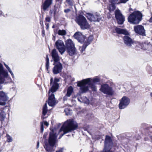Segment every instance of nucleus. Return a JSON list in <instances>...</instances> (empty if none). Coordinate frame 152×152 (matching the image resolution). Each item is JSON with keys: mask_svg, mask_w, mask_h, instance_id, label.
I'll use <instances>...</instances> for the list:
<instances>
[{"mask_svg": "<svg viewBox=\"0 0 152 152\" xmlns=\"http://www.w3.org/2000/svg\"><path fill=\"white\" fill-rule=\"evenodd\" d=\"M56 128L54 127L53 128H50L51 132H50L49 137L48 140V142L46 137L48 134L47 132L44 133L43 138L45 140L44 143L45 146L44 148L45 150L48 152H52L53 147L55 145L57 141V135L56 133L54 132L56 129Z\"/></svg>", "mask_w": 152, "mask_h": 152, "instance_id": "1", "label": "nucleus"}, {"mask_svg": "<svg viewBox=\"0 0 152 152\" xmlns=\"http://www.w3.org/2000/svg\"><path fill=\"white\" fill-rule=\"evenodd\" d=\"M78 127V124L76 121L73 119L67 120L61 127L59 132H63L61 134L58 139H60L62 137L67 133L71 132L76 129Z\"/></svg>", "mask_w": 152, "mask_h": 152, "instance_id": "2", "label": "nucleus"}, {"mask_svg": "<svg viewBox=\"0 0 152 152\" xmlns=\"http://www.w3.org/2000/svg\"><path fill=\"white\" fill-rule=\"evenodd\" d=\"M115 30L117 34L125 35L123 37V40L124 44L126 46L131 47L132 45L134 44V41L128 36L129 33L126 30L116 27Z\"/></svg>", "mask_w": 152, "mask_h": 152, "instance_id": "3", "label": "nucleus"}, {"mask_svg": "<svg viewBox=\"0 0 152 152\" xmlns=\"http://www.w3.org/2000/svg\"><path fill=\"white\" fill-rule=\"evenodd\" d=\"M143 15L141 12L137 10L131 14L128 18L129 22L131 24H138L142 20Z\"/></svg>", "mask_w": 152, "mask_h": 152, "instance_id": "4", "label": "nucleus"}, {"mask_svg": "<svg viewBox=\"0 0 152 152\" xmlns=\"http://www.w3.org/2000/svg\"><path fill=\"white\" fill-rule=\"evenodd\" d=\"M75 21L82 30L88 29L90 27L86 18L83 15H79L77 16Z\"/></svg>", "mask_w": 152, "mask_h": 152, "instance_id": "5", "label": "nucleus"}, {"mask_svg": "<svg viewBox=\"0 0 152 152\" xmlns=\"http://www.w3.org/2000/svg\"><path fill=\"white\" fill-rule=\"evenodd\" d=\"M59 81V79L56 77H55L54 80L53 77H51L50 84L51 87L49 89L48 91L49 94L50 92H51L52 93H53L58 90L59 87V84L58 82Z\"/></svg>", "mask_w": 152, "mask_h": 152, "instance_id": "6", "label": "nucleus"}, {"mask_svg": "<svg viewBox=\"0 0 152 152\" xmlns=\"http://www.w3.org/2000/svg\"><path fill=\"white\" fill-rule=\"evenodd\" d=\"M86 80H87L86 81V84H88L89 88L90 87L93 91H96L97 89L95 85L97 83L100 82V79L96 77L93 79H92L91 78H86Z\"/></svg>", "mask_w": 152, "mask_h": 152, "instance_id": "7", "label": "nucleus"}, {"mask_svg": "<svg viewBox=\"0 0 152 152\" xmlns=\"http://www.w3.org/2000/svg\"><path fill=\"white\" fill-rule=\"evenodd\" d=\"M100 90L104 94L109 96H112L114 91L112 87L106 84H104L101 85Z\"/></svg>", "mask_w": 152, "mask_h": 152, "instance_id": "8", "label": "nucleus"}, {"mask_svg": "<svg viewBox=\"0 0 152 152\" xmlns=\"http://www.w3.org/2000/svg\"><path fill=\"white\" fill-rule=\"evenodd\" d=\"M86 79L77 82V86L80 87V91L81 93L86 92L89 90V86L88 84H86L87 80Z\"/></svg>", "mask_w": 152, "mask_h": 152, "instance_id": "9", "label": "nucleus"}, {"mask_svg": "<svg viewBox=\"0 0 152 152\" xmlns=\"http://www.w3.org/2000/svg\"><path fill=\"white\" fill-rule=\"evenodd\" d=\"M114 13L117 23L118 25L123 24L125 20V18L120 10L119 9L116 10Z\"/></svg>", "mask_w": 152, "mask_h": 152, "instance_id": "10", "label": "nucleus"}, {"mask_svg": "<svg viewBox=\"0 0 152 152\" xmlns=\"http://www.w3.org/2000/svg\"><path fill=\"white\" fill-rule=\"evenodd\" d=\"M130 99L126 96H123L120 100L118 104V107L120 109H123L126 108L129 104Z\"/></svg>", "mask_w": 152, "mask_h": 152, "instance_id": "11", "label": "nucleus"}, {"mask_svg": "<svg viewBox=\"0 0 152 152\" xmlns=\"http://www.w3.org/2000/svg\"><path fill=\"white\" fill-rule=\"evenodd\" d=\"M86 17L87 19L91 21L99 22L101 18V15L97 12L94 14L90 13H87Z\"/></svg>", "mask_w": 152, "mask_h": 152, "instance_id": "12", "label": "nucleus"}, {"mask_svg": "<svg viewBox=\"0 0 152 152\" xmlns=\"http://www.w3.org/2000/svg\"><path fill=\"white\" fill-rule=\"evenodd\" d=\"M135 33L140 35L145 36L146 35L145 31L144 26L142 25H137L134 26Z\"/></svg>", "mask_w": 152, "mask_h": 152, "instance_id": "13", "label": "nucleus"}, {"mask_svg": "<svg viewBox=\"0 0 152 152\" xmlns=\"http://www.w3.org/2000/svg\"><path fill=\"white\" fill-rule=\"evenodd\" d=\"M93 39V36L91 35H90L84 43L82 47H80L79 48V50L80 52L82 53L85 50L86 47L90 44Z\"/></svg>", "mask_w": 152, "mask_h": 152, "instance_id": "14", "label": "nucleus"}, {"mask_svg": "<svg viewBox=\"0 0 152 152\" xmlns=\"http://www.w3.org/2000/svg\"><path fill=\"white\" fill-rule=\"evenodd\" d=\"M54 66L53 67L52 71L54 75H56L61 72L63 69L62 64L60 62L53 64Z\"/></svg>", "mask_w": 152, "mask_h": 152, "instance_id": "15", "label": "nucleus"}, {"mask_svg": "<svg viewBox=\"0 0 152 152\" xmlns=\"http://www.w3.org/2000/svg\"><path fill=\"white\" fill-rule=\"evenodd\" d=\"M113 145V142L111 137L108 135H106L104 141V148L106 149H111Z\"/></svg>", "mask_w": 152, "mask_h": 152, "instance_id": "16", "label": "nucleus"}, {"mask_svg": "<svg viewBox=\"0 0 152 152\" xmlns=\"http://www.w3.org/2000/svg\"><path fill=\"white\" fill-rule=\"evenodd\" d=\"M58 101H56L55 95L53 93H51L49 95L48 101L47 102L48 105L51 107H54L58 103Z\"/></svg>", "mask_w": 152, "mask_h": 152, "instance_id": "17", "label": "nucleus"}, {"mask_svg": "<svg viewBox=\"0 0 152 152\" xmlns=\"http://www.w3.org/2000/svg\"><path fill=\"white\" fill-rule=\"evenodd\" d=\"M9 99L7 94L4 92L0 91V105L4 106Z\"/></svg>", "mask_w": 152, "mask_h": 152, "instance_id": "18", "label": "nucleus"}, {"mask_svg": "<svg viewBox=\"0 0 152 152\" xmlns=\"http://www.w3.org/2000/svg\"><path fill=\"white\" fill-rule=\"evenodd\" d=\"M51 56L53 61V63L59 62L60 60L59 56L58 55V53L56 49L52 50L51 53Z\"/></svg>", "mask_w": 152, "mask_h": 152, "instance_id": "19", "label": "nucleus"}, {"mask_svg": "<svg viewBox=\"0 0 152 152\" xmlns=\"http://www.w3.org/2000/svg\"><path fill=\"white\" fill-rule=\"evenodd\" d=\"M53 0H45L43 4L41 6V8L44 11H45L46 10L48 11L47 10L48 8L52 4Z\"/></svg>", "mask_w": 152, "mask_h": 152, "instance_id": "20", "label": "nucleus"}, {"mask_svg": "<svg viewBox=\"0 0 152 152\" xmlns=\"http://www.w3.org/2000/svg\"><path fill=\"white\" fill-rule=\"evenodd\" d=\"M144 131L145 135L152 139V126L146 127L144 129Z\"/></svg>", "mask_w": 152, "mask_h": 152, "instance_id": "21", "label": "nucleus"}, {"mask_svg": "<svg viewBox=\"0 0 152 152\" xmlns=\"http://www.w3.org/2000/svg\"><path fill=\"white\" fill-rule=\"evenodd\" d=\"M67 53L70 56L74 55L76 53V48L75 46L66 48Z\"/></svg>", "mask_w": 152, "mask_h": 152, "instance_id": "22", "label": "nucleus"}, {"mask_svg": "<svg viewBox=\"0 0 152 152\" xmlns=\"http://www.w3.org/2000/svg\"><path fill=\"white\" fill-rule=\"evenodd\" d=\"M66 48L75 46V44L71 39H68L65 41Z\"/></svg>", "mask_w": 152, "mask_h": 152, "instance_id": "23", "label": "nucleus"}, {"mask_svg": "<svg viewBox=\"0 0 152 152\" xmlns=\"http://www.w3.org/2000/svg\"><path fill=\"white\" fill-rule=\"evenodd\" d=\"M55 45L57 49L61 47L65 46V45L63 41L60 39L56 41L55 43Z\"/></svg>", "mask_w": 152, "mask_h": 152, "instance_id": "24", "label": "nucleus"}, {"mask_svg": "<svg viewBox=\"0 0 152 152\" xmlns=\"http://www.w3.org/2000/svg\"><path fill=\"white\" fill-rule=\"evenodd\" d=\"M47 102V101H46V103L43 105L42 108V114L44 115H46L48 111L47 106V103H46Z\"/></svg>", "mask_w": 152, "mask_h": 152, "instance_id": "25", "label": "nucleus"}, {"mask_svg": "<svg viewBox=\"0 0 152 152\" xmlns=\"http://www.w3.org/2000/svg\"><path fill=\"white\" fill-rule=\"evenodd\" d=\"M73 91V88L72 86H69L68 88L66 95L68 97H69Z\"/></svg>", "mask_w": 152, "mask_h": 152, "instance_id": "26", "label": "nucleus"}, {"mask_svg": "<svg viewBox=\"0 0 152 152\" xmlns=\"http://www.w3.org/2000/svg\"><path fill=\"white\" fill-rule=\"evenodd\" d=\"M49 66V59L48 56V55H46V63H45V67L46 70L48 71V72L49 73L48 70Z\"/></svg>", "mask_w": 152, "mask_h": 152, "instance_id": "27", "label": "nucleus"}, {"mask_svg": "<svg viewBox=\"0 0 152 152\" xmlns=\"http://www.w3.org/2000/svg\"><path fill=\"white\" fill-rule=\"evenodd\" d=\"M115 8L116 6L114 4L110 3L109 4V6L108 7V9L110 12L113 11L115 10Z\"/></svg>", "mask_w": 152, "mask_h": 152, "instance_id": "28", "label": "nucleus"}, {"mask_svg": "<svg viewBox=\"0 0 152 152\" xmlns=\"http://www.w3.org/2000/svg\"><path fill=\"white\" fill-rule=\"evenodd\" d=\"M86 39V36L83 35L82 34L81 35L80 37L77 40L78 42L81 43H84L85 39Z\"/></svg>", "mask_w": 152, "mask_h": 152, "instance_id": "29", "label": "nucleus"}, {"mask_svg": "<svg viewBox=\"0 0 152 152\" xmlns=\"http://www.w3.org/2000/svg\"><path fill=\"white\" fill-rule=\"evenodd\" d=\"M6 118V114L4 111H1L0 113V120L1 122L4 121Z\"/></svg>", "mask_w": 152, "mask_h": 152, "instance_id": "30", "label": "nucleus"}, {"mask_svg": "<svg viewBox=\"0 0 152 152\" xmlns=\"http://www.w3.org/2000/svg\"><path fill=\"white\" fill-rule=\"evenodd\" d=\"M57 33L59 35L64 36L66 35V32L65 30L59 29Z\"/></svg>", "mask_w": 152, "mask_h": 152, "instance_id": "31", "label": "nucleus"}, {"mask_svg": "<svg viewBox=\"0 0 152 152\" xmlns=\"http://www.w3.org/2000/svg\"><path fill=\"white\" fill-rule=\"evenodd\" d=\"M57 49L58 50L59 52L61 55L63 54L66 51V50L65 46H63L59 48H57Z\"/></svg>", "mask_w": 152, "mask_h": 152, "instance_id": "32", "label": "nucleus"}, {"mask_svg": "<svg viewBox=\"0 0 152 152\" xmlns=\"http://www.w3.org/2000/svg\"><path fill=\"white\" fill-rule=\"evenodd\" d=\"M81 34L82 33H81L79 32H77L74 34L73 37L75 39H77V40Z\"/></svg>", "mask_w": 152, "mask_h": 152, "instance_id": "33", "label": "nucleus"}, {"mask_svg": "<svg viewBox=\"0 0 152 152\" xmlns=\"http://www.w3.org/2000/svg\"><path fill=\"white\" fill-rule=\"evenodd\" d=\"M7 141L8 142H11L12 141V137L8 134H7Z\"/></svg>", "mask_w": 152, "mask_h": 152, "instance_id": "34", "label": "nucleus"}, {"mask_svg": "<svg viewBox=\"0 0 152 152\" xmlns=\"http://www.w3.org/2000/svg\"><path fill=\"white\" fill-rule=\"evenodd\" d=\"M118 0H110L109 1V2L111 4H116L120 3H118Z\"/></svg>", "mask_w": 152, "mask_h": 152, "instance_id": "35", "label": "nucleus"}, {"mask_svg": "<svg viewBox=\"0 0 152 152\" xmlns=\"http://www.w3.org/2000/svg\"><path fill=\"white\" fill-rule=\"evenodd\" d=\"M53 12L54 16L55 15L56 13V8L55 7H54V8L53 11H52L51 10H50V11L49 13L50 15H51L53 13Z\"/></svg>", "mask_w": 152, "mask_h": 152, "instance_id": "36", "label": "nucleus"}, {"mask_svg": "<svg viewBox=\"0 0 152 152\" xmlns=\"http://www.w3.org/2000/svg\"><path fill=\"white\" fill-rule=\"evenodd\" d=\"M102 152H115L111 150V149H106L105 148H104Z\"/></svg>", "mask_w": 152, "mask_h": 152, "instance_id": "37", "label": "nucleus"}, {"mask_svg": "<svg viewBox=\"0 0 152 152\" xmlns=\"http://www.w3.org/2000/svg\"><path fill=\"white\" fill-rule=\"evenodd\" d=\"M64 112L65 113L66 115H70V111L68 109H66L64 110Z\"/></svg>", "mask_w": 152, "mask_h": 152, "instance_id": "38", "label": "nucleus"}, {"mask_svg": "<svg viewBox=\"0 0 152 152\" xmlns=\"http://www.w3.org/2000/svg\"><path fill=\"white\" fill-rule=\"evenodd\" d=\"M44 131L43 123L41 122L40 123V132L42 133Z\"/></svg>", "mask_w": 152, "mask_h": 152, "instance_id": "39", "label": "nucleus"}, {"mask_svg": "<svg viewBox=\"0 0 152 152\" xmlns=\"http://www.w3.org/2000/svg\"><path fill=\"white\" fill-rule=\"evenodd\" d=\"M45 20L47 22H49L51 21V19L49 17H47L45 18Z\"/></svg>", "mask_w": 152, "mask_h": 152, "instance_id": "40", "label": "nucleus"}, {"mask_svg": "<svg viewBox=\"0 0 152 152\" xmlns=\"http://www.w3.org/2000/svg\"><path fill=\"white\" fill-rule=\"evenodd\" d=\"M42 122L43 123V124H44L45 125L47 126H48L49 125L48 123V122L46 121H43V122Z\"/></svg>", "mask_w": 152, "mask_h": 152, "instance_id": "41", "label": "nucleus"}, {"mask_svg": "<svg viewBox=\"0 0 152 152\" xmlns=\"http://www.w3.org/2000/svg\"><path fill=\"white\" fill-rule=\"evenodd\" d=\"M129 0H120V3H126Z\"/></svg>", "mask_w": 152, "mask_h": 152, "instance_id": "42", "label": "nucleus"}, {"mask_svg": "<svg viewBox=\"0 0 152 152\" xmlns=\"http://www.w3.org/2000/svg\"><path fill=\"white\" fill-rule=\"evenodd\" d=\"M64 12L66 13H68L70 11V10L69 9H65L64 11Z\"/></svg>", "mask_w": 152, "mask_h": 152, "instance_id": "43", "label": "nucleus"}, {"mask_svg": "<svg viewBox=\"0 0 152 152\" xmlns=\"http://www.w3.org/2000/svg\"><path fill=\"white\" fill-rule=\"evenodd\" d=\"M89 126H87L86 127H83V129L85 131H87L88 128H89Z\"/></svg>", "mask_w": 152, "mask_h": 152, "instance_id": "44", "label": "nucleus"}, {"mask_svg": "<svg viewBox=\"0 0 152 152\" xmlns=\"http://www.w3.org/2000/svg\"><path fill=\"white\" fill-rule=\"evenodd\" d=\"M4 65L5 66V67H6V68L7 69L8 71L9 70H10V68L8 66V65H7L5 63H4Z\"/></svg>", "mask_w": 152, "mask_h": 152, "instance_id": "45", "label": "nucleus"}, {"mask_svg": "<svg viewBox=\"0 0 152 152\" xmlns=\"http://www.w3.org/2000/svg\"><path fill=\"white\" fill-rule=\"evenodd\" d=\"M67 3L71 6H72L73 5V3L71 0L68 2Z\"/></svg>", "mask_w": 152, "mask_h": 152, "instance_id": "46", "label": "nucleus"}, {"mask_svg": "<svg viewBox=\"0 0 152 152\" xmlns=\"http://www.w3.org/2000/svg\"><path fill=\"white\" fill-rule=\"evenodd\" d=\"M67 97H68V96H66V95L64 96L63 98V100L64 101H65L67 99Z\"/></svg>", "mask_w": 152, "mask_h": 152, "instance_id": "47", "label": "nucleus"}, {"mask_svg": "<svg viewBox=\"0 0 152 152\" xmlns=\"http://www.w3.org/2000/svg\"><path fill=\"white\" fill-rule=\"evenodd\" d=\"M63 148H61L59 150L56 151V152H63Z\"/></svg>", "mask_w": 152, "mask_h": 152, "instance_id": "48", "label": "nucleus"}, {"mask_svg": "<svg viewBox=\"0 0 152 152\" xmlns=\"http://www.w3.org/2000/svg\"><path fill=\"white\" fill-rule=\"evenodd\" d=\"M42 36L43 37H44V36H45V31L44 29L42 30Z\"/></svg>", "mask_w": 152, "mask_h": 152, "instance_id": "49", "label": "nucleus"}, {"mask_svg": "<svg viewBox=\"0 0 152 152\" xmlns=\"http://www.w3.org/2000/svg\"><path fill=\"white\" fill-rule=\"evenodd\" d=\"M45 115H43L42 114V115L41 116V119H42V120H44V119H46V118H47L46 117H45Z\"/></svg>", "mask_w": 152, "mask_h": 152, "instance_id": "50", "label": "nucleus"}, {"mask_svg": "<svg viewBox=\"0 0 152 152\" xmlns=\"http://www.w3.org/2000/svg\"><path fill=\"white\" fill-rule=\"evenodd\" d=\"M39 141L37 142V149L39 148Z\"/></svg>", "mask_w": 152, "mask_h": 152, "instance_id": "51", "label": "nucleus"}, {"mask_svg": "<svg viewBox=\"0 0 152 152\" xmlns=\"http://www.w3.org/2000/svg\"><path fill=\"white\" fill-rule=\"evenodd\" d=\"M148 21L150 23H152V15L151 17L150 18Z\"/></svg>", "mask_w": 152, "mask_h": 152, "instance_id": "52", "label": "nucleus"}, {"mask_svg": "<svg viewBox=\"0 0 152 152\" xmlns=\"http://www.w3.org/2000/svg\"><path fill=\"white\" fill-rule=\"evenodd\" d=\"M45 25L46 26V29H48L49 27V23H45Z\"/></svg>", "mask_w": 152, "mask_h": 152, "instance_id": "53", "label": "nucleus"}, {"mask_svg": "<svg viewBox=\"0 0 152 152\" xmlns=\"http://www.w3.org/2000/svg\"><path fill=\"white\" fill-rule=\"evenodd\" d=\"M8 71L10 73V74H11V75H13V73L12 72V71L11 70V69H10V70H9Z\"/></svg>", "mask_w": 152, "mask_h": 152, "instance_id": "54", "label": "nucleus"}, {"mask_svg": "<svg viewBox=\"0 0 152 152\" xmlns=\"http://www.w3.org/2000/svg\"><path fill=\"white\" fill-rule=\"evenodd\" d=\"M61 124H57V129L59 128L61 126Z\"/></svg>", "mask_w": 152, "mask_h": 152, "instance_id": "55", "label": "nucleus"}, {"mask_svg": "<svg viewBox=\"0 0 152 152\" xmlns=\"http://www.w3.org/2000/svg\"><path fill=\"white\" fill-rule=\"evenodd\" d=\"M40 25H41V26H42V25H43V22L42 21H40Z\"/></svg>", "mask_w": 152, "mask_h": 152, "instance_id": "56", "label": "nucleus"}, {"mask_svg": "<svg viewBox=\"0 0 152 152\" xmlns=\"http://www.w3.org/2000/svg\"><path fill=\"white\" fill-rule=\"evenodd\" d=\"M58 29H56L54 30L55 33H57V32H58Z\"/></svg>", "mask_w": 152, "mask_h": 152, "instance_id": "57", "label": "nucleus"}, {"mask_svg": "<svg viewBox=\"0 0 152 152\" xmlns=\"http://www.w3.org/2000/svg\"><path fill=\"white\" fill-rule=\"evenodd\" d=\"M56 2L58 1L60 2H61L63 0H56Z\"/></svg>", "mask_w": 152, "mask_h": 152, "instance_id": "58", "label": "nucleus"}, {"mask_svg": "<svg viewBox=\"0 0 152 152\" xmlns=\"http://www.w3.org/2000/svg\"><path fill=\"white\" fill-rule=\"evenodd\" d=\"M133 10V9H132V8H130L129 9V11L130 12H131V11H132Z\"/></svg>", "mask_w": 152, "mask_h": 152, "instance_id": "59", "label": "nucleus"}, {"mask_svg": "<svg viewBox=\"0 0 152 152\" xmlns=\"http://www.w3.org/2000/svg\"><path fill=\"white\" fill-rule=\"evenodd\" d=\"M3 12L1 11H0V15H2Z\"/></svg>", "mask_w": 152, "mask_h": 152, "instance_id": "60", "label": "nucleus"}, {"mask_svg": "<svg viewBox=\"0 0 152 152\" xmlns=\"http://www.w3.org/2000/svg\"><path fill=\"white\" fill-rule=\"evenodd\" d=\"M81 95V94L80 93H78L77 94V96H80Z\"/></svg>", "mask_w": 152, "mask_h": 152, "instance_id": "61", "label": "nucleus"}, {"mask_svg": "<svg viewBox=\"0 0 152 152\" xmlns=\"http://www.w3.org/2000/svg\"><path fill=\"white\" fill-rule=\"evenodd\" d=\"M71 0H66V2L67 3L69 1H70Z\"/></svg>", "mask_w": 152, "mask_h": 152, "instance_id": "62", "label": "nucleus"}, {"mask_svg": "<svg viewBox=\"0 0 152 152\" xmlns=\"http://www.w3.org/2000/svg\"><path fill=\"white\" fill-rule=\"evenodd\" d=\"M11 75L13 78H14V74H13V75Z\"/></svg>", "mask_w": 152, "mask_h": 152, "instance_id": "63", "label": "nucleus"}, {"mask_svg": "<svg viewBox=\"0 0 152 152\" xmlns=\"http://www.w3.org/2000/svg\"><path fill=\"white\" fill-rule=\"evenodd\" d=\"M150 95L151 97H152V92L150 93Z\"/></svg>", "mask_w": 152, "mask_h": 152, "instance_id": "64", "label": "nucleus"}]
</instances>
